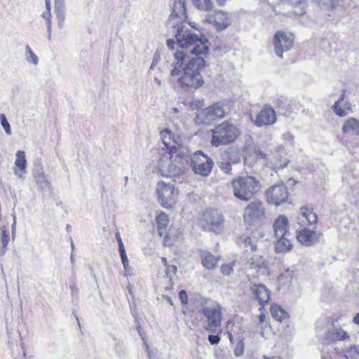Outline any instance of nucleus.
I'll list each match as a JSON object with an SVG mask.
<instances>
[{
    "mask_svg": "<svg viewBox=\"0 0 359 359\" xmlns=\"http://www.w3.org/2000/svg\"><path fill=\"white\" fill-rule=\"evenodd\" d=\"M202 313L207 319L205 330L210 332H215L221 327L222 312L219 304H213L202 309Z\"/></svg>",
    "mask_w": 359,
    "mask_h": 359,
    "instance_id": "10",
    "label": "nucleus"
},
{
    "mask_svg": "<svg viewBox=\"0 0 359 359\" xmlns=\"http://www.w3.org/2000/svg\"><path fill=\"white\" fill-rule=\"evenodd\" d=\"M265 218L264 205L259 200L250 202L243 210V220L250 225L259 224L264 220Z\"/></svg>",
    "mask_w": 359,
    "mask_h": 359,
    "instance_id": "9",
    "label": "nucleus"
},
{
    "mask_svg": "<svg viewBox=\"0 0 359 359\" xmlns=\"http://www.w3.org/2000/svg\"><path fill=\"white\" fill-rule=\"evenodd\" d=\"M157 72H154L151 76H153L154 81L156 83V84L158 86H161L162 81L157 76Z\"/></svg>",
    "mask_w": 359,
    "mask_h": 359,
    "instance_id": "54",
    "label": "nucleus"
},
{
    "mask_svg": "<svg viewBox=\"0 0 359 359\" xmlns=\"http://www.w3.org/2000/svg\"><path fill=\"white\" fill-rule=\"evenodd\" d=\"M46 1V10L43 12L41 16L46 20L47 29L50 30V26L51 25V14H50V0Z\"/></svg>",
    "mask_w": 359,
    "mask_h": 359,
    "instance_id": "39",
    "label": "nucleus"
},
{
    "mask_svg": "<svg viewBox=\"0 0 359 359\" xmlns=\"http://www.w3.org/2000/svg\"><path fill=\"white\" fill-rule=\"evenodd\" d=\"M304 4L302 1H298L295 3L294 11L293 14L296 16H300L304 13Z\"/></svg>",
    "mask_w": 359,
    "mask_h": 359,
    "instance_id": "45",
    "label": "nucleus"
},
{
    "mask_svg": "<svg viewBox=\"0 0 359 359\" xmlns=\"http://www.w3.org/2000/svg\"><path fill=\"white\" fill-rule=\"evenodd\" d=\"M179 298L183 304H187L188 297H187V292L184 290H181L180 292Z\"/></svg>",
    "mask_w": 359,
    "mask_h": 359,
    "instance_id": "51",
    "label": "nucleus"
},
{
    "mask_svg": "<svg viewBox=\"0 0 359 359\" xmlns=\"http://www.w3.org/2000/svg\"><path fill=\"white\" fill-rule=\"evenodd\" d=\"M319 4L329 5L334 8L341 6L343 0H316Z\"/></svg>",
    "mask_w": 359,
    "mask_h": 359,
    "instance_id": "42",
    "label": "nucleus"
},
{
    "mask_svg": "<svg viewBox=\"0 0 359 359\" xmlns=\"http://www.w3.org/2000/svg\"><path fill=\"white\" fill-rule=\"evenodd\" d=\"M0 121H1V124L3 127V128L4 129L6 133L8 135H11V126H10V124H9L8 121H7L6 116L4 114L0 115Z\"/></svg>",
    "mask_w": 359,
    "mask_h": 359,
    "instance_id": "43",
    "label": "nucleus"
},
{
    "mask_svg": "<svg viewBox=\"0 0 359 359\" xmlns=\"http://www.w3.org/2000/svg\"><path fill=\"white\" fill-rule=\"evenodd\" d=\"M325 337L330 341H341L348 339L350 336L341 326L332 323V327L327 330Z\"/></svg>",
    "mask_w": 359,
    "mask_h": 359,
    "instance_id": "21",
    "label": "nucleus"
},
{
    "mask_svg": "<svg viewBox=\"0 0 359 359\" xmlns=\"http://www.w3.org/2000/svg\"><path fill=\"white\" fill-rule=\"evenodd\" d=\"M216 1L218 3V4L221 5V6L223 5L226 1V0H216Z\"/></svg>",
    "mask_w": 359,
    "mask_h": 359,
    "instance_id": "64",
    "label": "nucleus"
},
{
    "mask_svg": "<svg viewBox=\"0 0 359 359\" xmlns=\"http://www.w3.org/2000/svg\"><path fill=\"white\" fill-rule=\"evenodd\" d=\"M177 43L182 48H192L190 52L196 55L203 57L208 53V41L195 34L191 30L184 26L178 28L176 34Z\"/></svg>",
    "mask_w": 359,
    "mask_h": 359,
    "instance_id": "3",
    "label": "nucleus"
},
{
    "mask_svg": "<svg viewBox=\"0 0 359 359\" xmlns=\"http://www.w3.org/2000/svg\"><path fill=\"white\" fill-rule=\"evenodd\" d=\"M318 217L312 209L303 207L300 209V214L297 217V222L301 226L311 225L317 223Z\"/></svg>",
    "mask_w": 359,
    "mask_h": 359,
    "instance_id": "23",
    "label": "nucleus"
},
{
    "mask_svg": "<svg viewBox=\"0 0 359 359\" xmlns=\"http://www.w3.org/2000/svg\"><path fill=\"white\" fill-rule=\"evenodd\" d=\"M259 323H263L265 321L266 316H265V315H264V314L261 313V314L259 316Z\"/></svg>",
    "mask_w": 359,
    "mask_h": 359,
    "instance_id": "58",
    "label": "nucleus"
},
{
    "mask_svg": "<svg viewBox=\"0 0 359 359\" xmlns=\"http://www.w3.org/2000/svg\"><path fill=\"white\" fill-rule=\"evenodd\" d=\"M353 322L359 325V312L355 315V316L353 319Z\"/></svg>",
    "mask_w": 359,
    "mask_h": 359,
    "instance_id": "57",
    "label": "nucleus"
},
{
    "mask_svg": "<svg viewBox=\"0 0 359 359\" xmlns=\"http://www.w3.org/2000/svg\"><path fill=\"white\" fill-rule=\"evenodd\" d=\"M205 20L213 23L219 30L225 29L231 23V16L223 11H217L213 14L207 15Z\"/></svg>",
    "mask_w": 359,
    "mask_h": 359,
    "instance_id": "18",
    "label": "nucleus"
},
{
    "mask_svg": "<svg viewBox=\"0 0 359 359\" xmlns=\"http://www.w3.org/2000/svg\"><path fill=\"white\" fill-rule=\"evenodd\" d=\"M245 246H250L252 251L257 250V245L253 243L252 240L250 237H246L243 240Z\"/></svg>",
    "mask_w": 359,
    "mask_h": 359,
    "instance_id": "47",
    "label": "nucleus"
},
{
    "mask_svg": "<svg viewBox=\"0 0 359 359\" xmlns=\"http://www.w3.org/2000/svg\"><path fill=\"white\" fill-rule=\"evenodd\" d=\"M282 137L284 140L286 141H291L292 140L294 136L290 132H286L282 135Z\"/></svg>",
    "mask_w": 359,
    "mask_h": 359,
    "instance_id": "53",
    "label": "nucleus"
},
{
    "mask_svg": "<svg viewBox=\"0 0 359 359\" xmlns=\"http://www.w3.org/2000/svg\"><path fill=\"white\" fill-rule=\"evenodd\" d=\"M165 280L168 284L165 285V290H170L172 287V279L177 271V268L174 264H168L166 266Z\"/></svg>",
    "mask_w": 359,
    "mask_h": 359,
    "instance_id": "32",
    "label": "nucleus"
},
{
    "mask_svg": "<svg viewBox=\"0 0 359 359\" xmlns=\"http://www.w3.org/2000/svg\"><path fill=\"white\" fill-rule=\"evenodd\" d=\"M121 344H116V350L119 355H122V354L123 353V351L122 350H121Z\"/></svg>",
    "mask_w": 359,
    "mask_h": 359,
    "instance_id": "56",
    "label": "nucleus"
},
{
    "mask_svg": "<svg viewBox=\"0 0 359 359\" xmlns=\"http://www.w3.org/2000/svg\"><path fill=\"white\" fill-rule=\"evenodd\" d=\"M15 224H16L15 215H13V224H12V233L13 234L14 233V231H15Z\"/></svg>",
    "mask_w": 359,
    "mask_h": 359,
    "instance_id": "59",
    "label": "nucleus"
},
{
    "mask_svg": "<svg viewBox=\"0 0 359 359\" xmlns=\"http://www.w3.org/2000/svg\"><path fill=\"white\" fill-rule=\"evenodd\" d=\"M166 43L170 49L173 50L175 48V42L173 40L168 39L167 40Z\"/></svg>",
    "mask_w": 359,
    "mask_h": 359,
    "instance_id": "55",
    "label": "nucleus"
},
{
    "mask_svg": "<svg viewBox=\"0 0 359 359\" xmlns=\"http://www.w3.org/2000/svg\"><path fill=\"white\" fill-rule=\"evenodd\" d=\"M276 121L277 116L275 110L270 105L266 104L257 114L254 124L257 127L269 126L273 125Z\"/></svg>",
    "mask_w": 359,
    "mask_h": 359,
    "instance_id": "15",
    "label": "nucleus"
},
{
    "mask_svg": "<svg viewBox=\"0 0 359 359\" xmlns=\"http://www.w3.org/2000/svg\"><path fill=\"white\" fill-rule=\"evenodd\" d=\"M189 165H191L196 175L207 177L212 170L213 161L206 154L198 151L191 155L189 154Z\"/></svg>",
    "mask_w": 359,
    "mask_h": 359,
    "instance_id": "8",
    "label": "nucleus"
},
{
    "mask_svg": "<svg viewBox=\"0 0 359 359\" xmlns=\"http://www.w3.org/2000/svg\"><path fill=\"white\" fill-rule=\"evenodd\" d=\"M257 156L260 158H266V155L260 151L257 153Z\"/></svg>",
    "mask_w": 359,
    "mask_h": 359,
    "instance_id": "60",
    "label": "nucleus"
},
{
    "mask_svg": "<svg viewBox=\"0 0 359 359\" xmlns=\"http://www.w3.org/2000/svg\"><path fill=\"white\" fill-rule=\"evenodd\" d=\"M266 197L269 203L278 206L287 199V187L283 183L273 185L267 189Z\"/></svg>",
    "mask_w": 359,
    "mask_h": 359,
    "instance_id": "12",
    "label": "nucleus"
},
{
    "mask_svg": "<svg viewBox=\"0 0 359 359\" xmlns=\"http://www.w3.org/2000/svg\"><path fill=\"white\" fill-rule=\"evenodd\" d=\"M160 55L158 53H155L153 56L152 62L150 65L149 69V74L151 75L154 72H161L162 69L160 67H157V65L158 64L160 61Z\"/></svg>",
    "mask_w": 359,
    "mask_h": 359,
    "instance_id": "37",
    "label": "nucleus"
},
{
    "mask_svg": "<svg viewBox=\"0 0 359 359\" xmlns=\"http://www.w3.org/2000/svg\"><path fill=\"white\" fill-rule=\"evenodd\" d=\"M34 179L41 190H48L50 188V182L43 171L37 170L34 174Z\"/></svg>",
    "mask_w": 359,
    "mask_h": 359,
    "instance_id": "29",
    "label": "nucleus"
},
{
    "mask_svg": "<svg viewBox=\"0 0 359 359\" xmlns=\"http://www.w3.org/2000/svg\"><path fill=\"white\" fill-rule=\"evenodd\" d=\"M161 261L163 262V264L165 266H166L167 265H168V262H167V259L165 257H161Z\"/></svg>",
    "mask_w": 359,
    "mask_h": 359,
    "instance_id": "62",
    "label": "nucleus"
},
{
    "mask_svg": "<svg viewBox=\"0 0 359 359\" xmlns=\"http://www.w3.org/2000/svg\"><path fill=\"white\" fill-rule=\"evenodd\" d=\"M250 290L255 299L261 306L267 304L270 299V290L263 284H253Z\"/></svg>",
    "mask_w": 359,
    "mask_h": 359,
    "instance_id": "19",
    "label": "nucleus"
},
{
    "mask_svg": "<svg viewBox=\"0 0 359 359\" xmlns=\"http://www.w3.org/2000/svg\"><path fill=\"white\" fill-rule=\"evenodd\" d=\"M145 346L147 347V351L149 359H163L162 354L160 353L157 350L149 349L148 346L146 344H145Z\"/></svg>",
    "mask_w": 359,
    "mask_h": 359,
    "instance_id": "44",
    "label": "nucleus"
},
{
    "mask_svg": "<svg viewBox=\"0 0 359 359\" xmlns=\"http://www.w3.org/2000/svg\"><path fill=\"white\" fill-rule=\"evenodd\" d=\"M211 144L215 147L233 142L240 135L238 128L229 121H225L211 130Z\"/></svg>",
    "mask_w": 359,
    "mask_h": 359,
    "instance_id": "5",
    "label": "nucleus"
},
{
    "mask_svg": "<svg viewBox=\"0 0 359 359\" xmlns=\"http://www.w3.org/2000/svg\"><path fill=\"white\" fill-rule=\"evenodd\" d=\"M236 265L235 261L231 262L229 264H222L221 266V272L225 276L231 275L233 271V268Z\"/></svg>",
    "mask_w": 359,
    "mask_h": 359,
    "instance_id": "41",
    "label": "nucleus"
},
{
    "mask_svg": "<svg viewBox=\"0 0 359 359\" xmlns=\"http://www.w3.org/2000/svg\"><path fill=\"white\" fill-rule=\"evenodd\" d=\"M271 314L277 321H282L287 318V313L278 304H272L271 306Z\"/></svg>",
    "mask_w": 359,
    "mask_h": 359,
    "instance_id": "31",
    "label": "nucleus"
},
{
    "mask_svg": "<svg viewBox=\"0 0 359 359\" xmlns=\"http://www.w3.org/2000/svg\"><path fill=\"white\" fill-rule=\"evenodd\" d=\"M342 133L352 135L359 134V120L355 118L346 119L341 128Z\"/></svg>",
    "mask_w": 359,
    "mask_h": 359,
    "instance_id": "25",
    "label": "nucleus"
},
{
    "mask_svg": "<svg viewBox=\"0 0 359 359\" xmlns=\"http://www.w3.org/2000/svg\"><path fill=\"white\" fill-rule=\"evenodd\" d=\"M266 1L272 7H275L281 4L290 6V1H291V0H266Z\"/></svg>",
    "mask_w": 359,
    "mask_h": 359,
    "instance_id": "46",
    "label": "nucleus"
},
{
    "mask_svg": "<svg viewBox=\"0 0 359 359\" xmlns=\"http://www.w3.org/2000/svg\"><path fill=\"white\" fill-rule=\"evenodd\" d=\"M26 60L28 62L32 63L34 65L38 64V57L34 53L31 48L27 45L25 47Z\"/></svg>",
    "mask_w": 359,
    "mask_h": 359,
    "instance_id": "40",
    "label": "nucleus"
},
{
    "mask_svg": "<svg viewBox=\"0 0 359 359\" xmlns=\"http://www.w3.org/2000/svg\"><path fill=\"white\" fill-rule=\"evenodd\" d=\"M15 165L22 172H25L27 161L25 158V153L23 151L18 150L15 154Z\"/></svg>",
    "mask_w": 359,
    "mask_h": 359,
    "instance_id": "34",
    "label": "nucleus"
},
{
    "mask_svg": "<svg viewBox=\"0 0 359 359\" xmlns=\"http://www.w3.org/2000/svg\"><path fill=\"white\" fill-rule=\"evenodd\" d=\"M231 187L236 198L241 201H248L259 191L260 183L255 177L246 175L233 180Z\"/></svg>",
    "mask_w": 359,
    "mask_h": 359,
    "instance_id": "4",
    "label": "nucleus"
},
{
    "mask_svg": "<svg viewBox=\"0 0 359 359\" xmlns=\"http://www.w3.org/2000/svg\"><path fill=\"white\" fill-rule=\"evenodd\" d=\"M275 51L278 56L282 57L283 53L290 50L293 46V39L283 32H278L273 39Z\"/></svg>",
    "mask_w": 359,
    "mask_h": 359,
    "instance_id": "16",
    "label": "nucleus"
},
{
    "mask_svg": "<svg viewBox=\"0 0 359 359\" xmlns=\"http://www.w3.org/2000/svg\"><path fill=\"white\" fill-rule=\"evenodd\" d=\"M224 222L222 215L216 210L206 211L201 219V225L205 231L218 232Z\"/></svg>",
    "mask_w": 359,
    "mask_h": 359,
    "instance_id": "11",
    "label": "nucleus"
},
{
    "mask_svg": "<svg viewBox=\"0 0 359 359\" xmlns=\"http://www.w3.org/2000/svg\"><path fill=\"white\" fill-rule=\"evenodd\" d=\"M1 231V244H0V257L3 256L6 251V247L9 241V236L7 233V230L6 226H2L0 228Z\"/></svg>",
    "mask_w": 359,
    "mask_h": 359,
    "instance_id": "35",
    "label": "nucleus"
},
{
    "mask_svg": "<svg viewBox=\"0 0 359 359\" xmlns=\"http://www.w3.org/2000/svg\"><path fill=\"white\" fill-rule=\"evenodd\" d=\"M243 353V344L240 341L235 348L234 354L236 356H241Z\"/></svg>",
    "mask_w": 359,
    "mask_h": 359,
    "instance_id": "49",
    "label": "nucleus"
},
{
    "mask_svg": "<svg viewBox=\"0 0 359 359\" xmlns=\"http://www.w3.org/2000/svg\"><path fill=\"white\" fill-rule=\"evenodd\" d=\"M156 190L158 201L163 208H172L175 205L178 190L175 188L173 184L160 181L156 184Z\"/></svg>",
    "mask_w": 359,
    "mask_h": 359,
    "instance_id": "7",
    "label": "nucleus"
},
{
    "mask_svg": "<svg viewBox=\"0 0 359 359\" xmlns=\"http://www.w3.org/2000/svg\"><path fill=\"white\" fill-rule=\"evenodd\" d=\"M323 234L320 232L310 230L306 227L297 231V241L306 246H311L317 243L321 238Z\"/></svg>",
    "mask_w": 359,
    "mask_h": 359,
    "instance_id": "17",
    "label": "nucleus"
},
{
    "mask_svg": "<svg viewBox=\"0 0 359 359\" xmlns=\"http://www.w3.org/2000/svg\"><path fill=\"white\" fill-rule=\"evenodd\" d=\"M55 10L58 20V25L60 27H62L65 16V9L63 6V0H60L58 2L57 0H55Z\"/></svg>",
    "mask_w": 359,
    "mask_h": 359,
    "instance_id": "33",
    "label": "nucleus"
},
{
    "mask_svg": "<svg viewBox=\"0 0 359 359\" xmlns=\"http://www.w3.org/2000/svg\"><path fill=\"white\" fill-rule=\"evenodd\" d=\"M345 356L351 359H359V346L357 345L351 346L345 352Z\"/></svg>",
    "mask_w": 359,
    "mask_h": 359,
    "instance_id": "38",
    "label": "nucleus"
},
{
    "mask_svg": "<svg viewBox=\"0 0 359 359\" xmlns=\"http://www.w3.org/2000/svg\"><path fill=\"white\" fill-rule=\"evenodd\" d=\"M289 226L287 217L284 215H280L276 218L273 224L274 237L290 236Z\"/></svg>",
    "mask_w": 359,
    "mask_h": 359,
    "instance_id": "20",
    "label": "nucleus"
},
{
    "mask_svg": "<svg viewBox=\"0 0 359 359\" xmlns=\"http://www.w3.org/2000/svg\"><path fill=\"white\" fill-rule=\"evenodd\" d=\"M221 168L224 172L227 174L231 170V165L229 163H222Z\"/></svg>",
    "mask_w": 359,
    "mask_h": 359,
    "instance_id": "52",
    "label": "nucleus"
},
{
    "mask_svg": "<svg viewBox=\"0 0 359 359\" xmlns=\"http://www.w3.org/2000/svg\"><path fill=\"white\" fill-rule=\"evenodd\" d=\"M201 258L203 266L207 269H213L217 265L218 259L209 252H203Z\"/></svg>",
    "mask_w": 359,
    "mask_h": 359,
    "instance_id": "27",
    "label": "nucleus"
},
{
    "mask_svg": "<svg viewBox=\"0 0 359 359\" xmlns=\"http://www.w3.org/2000/svg\"><path fill=\"white\" fill-rule=\"evenodd\" d=\"M250 269H255L258 271L261 269H265L267 266V262L262 255H254L249 260Z\"/></svg>",
    "mask_w": 359,
    "mask_h": 359,
    "instance_id": "30",
    "label": "nucleus"
},
{
    "mask_svg": "<svg viewBox=\"0 0 359 359\" xmlns=\"http://www.w3.org/2000/svg\"><path fill=\"white\" fill-rule=\"evenodd\" d=\"M117 242L118 245L119 255L124 268V275L126 276H130L131 274V270L129 266V261L127 257L126 251L125 250L122 238L117 240Z\"/></svg>",
    "mask_w": 359,
    "mask_h": 359,
    "instance_id": "26",
    "label": "nucleus"
},
{
    "mask_svg": "<svg viewBox=\"0 0 359 359\" xmlns=\"http://www.w3.org/2000/svg\"><path fill=\"white\" fill-rule=\"evenodd\" d=\"M116 240L121 239V236L118 231H117L115 233Z\"/></svg>",
    "mask_w": 359,
    "mask_h": 359,
    "instance_id": "63",
    "label": "nucleus"
},
{
    "mask_svg": "<svg viewBox=\"0 0 359 359\" xmlns=\"http://www.w3.org/2000/svg\"><path fill=\"white\" fill-rule=\"evenodd\" d=\"M288 163H289V161L285 160L283 163L274 164L271 167H272L273 170H275V172H278V170L285 168L287 165Z\"/></svg>",
    "mask_w": 359,
    "mask_h": 359,
    "instance_id": "48",
    "label": "nucleus"
},
{
    "mask_svg": "<svg viewBox=\"0 0 359 359\" xmlns=\"http://www.w3.org/2000/svg\"><path fill=\"white\" fill-rule=\"evenodd\" d=\"M225 116L223 104L217 102L197 111L194 122L197 125H210Z\"/></svg>",
    "mask_w": 359,
    "mask_h": 359,
    "instance_id": "6",
    "label": "nucleus"
},
{
    "mask_svg": "<svg viewBox=\"0 0 359 359\" xmlns=\"http://www.w3.org/2000/svg\"><path fill=\"white\" fill-rule=\"evenodd\" d=\"M274 249L276 252L282 253L290 251L292 248V243L289 238V236L275 237Z\"/></svg>",
    "mask_w": 359,
    "mask_h": 359,
    "instance_id": "24",
    "label": "nucleus"
},
{
    "mask_svg": "<svg viewBox=\"0 0 359 359\" xmlns=\"http://www.w3.org/2000/svg\"><path fill=\"white\" fill-rule=\"evenodd\" d=\"M192 3L200 11H208L212 8L211 0H192Z\"/></svg>",
    "mask_w": 359,
    "mask_h": 359,
    "instance_id": "36",
    "label": "nucleus"
},
{
    "mask_svg": "<svg viewBox=\"0 0 359 359\" xmlns=\"http://www.w3.org/2000/svg\"><path fill=\"white\" fill-rule=\"evenodd\" d=\"M204 63L203 57H195L186 60L185 53L177 50L171 64L170 76H180L178 84L182 89L198 88L203 84L201 70Z\"/></svg>",
    "mask_w": 359,
    "mask_h": 359,
    "instance_id": "1",
    "label": "nucleus"
},
{
    "mask_svg": "<svg viewBox=\"0 0 359 359\" xmlns=\"http://www.w3.org/2000/svg\"><path fill=\"white\" fill-rule=\"evenodd\" d=\"M186 0H172V13L169 18L171 27L178 25L187 18Z\"/></svg>",
    "mask_w": 359,
    "mask_h": 359,
    "instance_id": "13",
    "label": "nucleus"
},
{
    "mask_svg": "<svg viewBox=\"0 0 359 359\" xmlns=\"http://www.w3.org/2000/svg\"><path fill=\"white\" fill-rule=\"evenodd\" d=\"M156 221L159 235L161 236H164V244L165 245H172L173 243L170 241V236L166 231L169 223L167 215L164 212H161L156 217Z\"/></svg>",
    "mask_w": 359,
    "mask_h": 359,
    "instance_id": "22",
    "label": "nucleus"
},
{
    "mask_svg": "<svg viewBox=\"0 0 359 359\" xmlns=\"http://www.w3.org/2000/svg\"><path fill=\"white\" fill-rule=\"evenodd\" d=\"M15 174L21 180H23L25 178L23 173L18 174V172L15 171Z\"/></svg>",
    "mask_w": 359,
    "mask_h": 359,
    "instance_id": "61",
    "label": "nucleus"
},
{
    "mask_svg": "<svg viewBox=\"0 0 359 359\" xmlns=\"http://www.w3.org/2000/svg\"><path fill=\"white\" fill-rule=\"evenodd\" d=\"M208 339L212 345L218 344L220 341L219 335H209Z\"/></svg>",
    "mask_w": 359,
    "mask_h": 359,
    "instance_id": "50",
    "label": "nucleus"
},
{
    "mask_svg": "<svg viewBox=\"0 0 359 359\" xmlns=\"http://www.w3.org/2000/svg\"><path fill=\"white\" fill-rule=\"evenodd\" d=\"M344 97L345 91H343L338 101L333 105L335 113L339 116H344L347 115L351 109V104L349 102H346L344 105V108L341 107V102L344 101Z\"/></svg>",
    "mask_w": 359,
    "mask_h": 359,
    "instance_id": "28",
    "label": "nucleus"
},
{
    "mask_svg": "<svg viewBox=\"0 0 359 359\" xmlns=\"http://www.w3.org/2000/svg\"><path fill=\"white\" fill-rule=\"evenodd\" d=\"M160 157L156 161L154 172L163 177H178L184 174L189 167V153L179 155L177 152L164 151L160 152Z\"/></svg>",
    "mask_w": 359,
    "mask_h": 359,
    "instance_id": "2",
    "label": "nucleus"
},
{
    "mask_svg": "<svg viewBox=\"0 0 359 359\" xmlns=\"http://www.w3.org/2000/svg\"><path fill=\"white\" fill-rule=\"evenodd\" d=\"M161 138L165 146V151L177 152L179 155L184 153H189V151L180 143H178L174 137V135L169 129H165L161 133Z\"/></svg>",
    "mask_w": 359,
    "mask_h": 359,
    "instance_id": "14",
    "label": "nucleus"
}]
</instances>
